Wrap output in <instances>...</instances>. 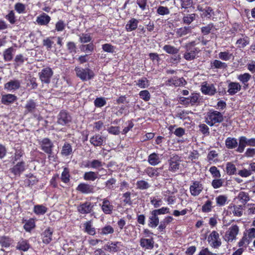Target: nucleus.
<instances>
[{
    "instance_id": "f257e3e1",
    "label": "nucleus",
    "mask_w": 255,
    "mask_h": 255,
    "mask_svg": "<svg viewBox=\"0 0 255 255\" xmlns=\"http://www.w3.org/2000/svg\"><path fill=\"white\" fill-rule=\"evenodd\" d=\"M224 120L223 115L217 111L210 110L207 113L205 122L209 126L212 127L217 123H222Z\"/></svg>"
},
{
    "instance_id": "f03ea898",
    "label": "nucleus",
    "mask_w": 255,
    "mask_h": 255,
    "mask_svg": "<svg viewBox=\"0 0 255 255\" xmlns=\"http://www.w3.org/2000/svg\"><path fill=\"white\" fill-rule=\"evenodd\" d=\"M76 76L83 81L91 80L95 76L94 72L89 68H83L76 67L75 68Z\"/></svg>"
},
{
    "instance_id": "7ed1b4c3",
    "label": "nucleus",
    "mask_w": 255,
    "mask_h": 255,
    "mask_svg": "<svg viewBox=\"0 0 255 255\" xmlns=\"http://www.w3.org/2000/svg\"><path fill=\"white\" fill-rule=\"evenodd\" d=\"M41 149L50 156L53 154V148L54 146L51 140L47 137L42 138L39 141Z\"/></svg>"
},
{
    "instance_id": "20e7f679",
    "label": "nucleus",
    "mask_w": 255,
    "mask_h": 255,
    "mask_svg": "<svg viewBox=\"0 0 255 255\" xmlns=\"http://www.w3.org/2000/svg\"><path fill=\"white\" fill-rule=\"evenodd\" d=\"M53 72L50 67H46L42 69L39 73V79L41 82L45 84H49L53 76Z\"/></svg>"
},
{
    "instance_id": "39448f33",
    "label": "nucleus",
    "mask_w": 255,
    "mask_h": 255,
    "mask_svg": "<svg viewBox=\"0 0 255 255\" xmlns=\"http://www.w3.org/2000/svg\"><path fill=\"white\" fill-rule=\"evenodd\" d=\"M208 242L210 246L214 249L219 248L222 244L219 233L215 231H212L208 238Z\"/></svg>"
},
{
    "instance_id": "423d86ee",
    "label": "nucleus",
    "mask_w": 255,
    "mask_h": 255,
    "mask_svg": "<svg viewBox=\"0 0 255 255\" xmlns=\"http://www.w3.org/2000/svg\"><path fill=\"white\" fill-rule=\"evenodd\" d=\"M180 101L185 106H193L199 103V95L197 93H192L189 97H181Z\"/></svg>"
},
{
    "instance_id": "0eeeda50",
    "label": "nucleus",
    "mask_w": 255,
    "mask_h": 255,
    "mask_svg": "<svg viewBox=\"0 0 255 255\" xmlns=\"http://www.w3.org/2000/svg\"><path fill=\"white\" fill-rule=\"evenodd\" d=\"M239 232V227L236 225H233L230 227L226 232L224 239L228 242H232L236 239L237 235Z\"/></svg>"
},
{
    "instance_id": "6e6552de",
    "label": "nucleus",
    "mask_w": 255,
    "mask_h": 255,
    "mask_svg": "<svg viewBox=\"0 0 255 255\" xmlns=\"http://www.w3.org/2000/svg\"><path fill=\"white\" fill-rule=\"evenodd\" d=\"M72 121V118L69 113L65 110L60 111L57 116V123L62 126H66Z\"/></svg>"
},
{
    "instance_id": "1a4fd4ad",
    "label": "nucleus",
    "mask_w": 255,
    "mask_h": 255,
    "mask_svg": "<svg viewBox=\"0 0 255 255\" xmlns=\"http://www.w3.org/2000/svg\"><path fill=\"white\" fill-rule=\"evenodd\" d=\"M186 51L183 58L187 61L193 60L198 57V54L200 52L199 48H185Z\"/></svg>"
},
{
    "instance_id": "9d476101",
    "label": "nucleus",
    "mask_w": 255,
    "mask_h": 255,
    "mask_svg": "<svg viewBox=\"0 0 255 255\" xmlns=\"http://www.w3.org/2000/svg\"><path fill=\"white\" fill-rule=\"evenodd\" d=\"M93 205L90 202L81 203L77 207V211L81 214H90L93 211Z\"/></svg>"
},
{
    "instance_id": "9b49d317",
    "label": "nucleus",
    "mask_w": 255,
    "mask_h": 255,
    "mask_svg": "<svg viewBox=\"0 0 255 255\" xmlns=\"http://www.w3.org/2000/svg\"><path fill=\"white\" fill-rule=\"evenodd\" d=\"M201 90L202 92L210 96L214 95L216 93V89L213 84H209L206 82L203 83Z\"/></svg>"
},
{
    "instance_id": "f8f14e48",
    "label": "nucleus",
    "mask_w": 255,
    "mask_h": 255,
    "mask_svg": "<svg viewBox=\"0 0 255 255\" xmlns=\"http://www.w3.org/2000/svg\"><path fill=\"white\" fill-rule=\"evenodd\" d=\"M76 190L83 194H90L94 192L93 185L85 183H81L78 185Z\"/></svg>"
},
{
    "instance_id": "ddd939ff",
    "label": "nucleus",
    "mask_w": 255,
    "mask_h": 255,
    "mask_svg": "<svg viewBox=\"0 0 255 255\" xmlns=\"http://www.w3.org/2000/svg\"><path fill=\"white\" fill-rule=\"evenodd\" d=\"M202 184L199 181H193L192 184L190 186V191L192 195L198 196L203 190Z\"/></svg>"
},
{
    "instance_id": "4468645a",
    "label": "nucleus",
    "mask_w": 255,
    "mask_h": 255,
    "mask_svg": "<svg viewBox=\"0 0 255 255\" xmlns=\"http://www.w3.org/2000/svg\"><path fill=\"white\" fill-rule=\"evenodd\" d=\"M101 209L105 214H111L114 210V206L108 199L104 198L103 200Z\"/></svg>"
},
{
    "instance_id": "2eb2a0df",
    "label": "nucleus",
    "mask_w": 255,
    "mask_h": 255,
    "mask_svg": "<svg viewBox=\"0 0 255 255\" xmlns=\"http://www.w3.org/2000/svg\"><path fill=\"white\" fill-rule=\"evenodd\" d=\"M159 224L158 216L152 211L150 212L148 218V226L151 228H156Z\"/></svg>"
},
{
    "instance_id": "dca6fc26",
    "label": "nucleus",
    "mask_w": 255,
    "mask_h": 255,
    "mask_svg": "<svg viewBox=\"0 0 255 255\" xmlns=\"http://www.w3.org/2000/svg\"><path fill=\"white\" fill-rule=\"evenodd\" d=\"M228 88L227 92L230 95H234L241 90V86L238 82H230Z\"/></svg>"
},
{
    "instance_id": "f3484780",
    "label": "nucleus",
    "mask_w": 255,
    "mask_h": 255,
    "mask_svg": "<svg viewBox=\"0 0 255 255\" xmlns=\"http://www.w3.org/2000/svg\"><path fill=\"white\" fill-rule=\"evenodd\" d=\"M154 243L153 238H141L140 240V245L144 250H152L154 247Z\"/></svg>"
},
{
    "instance_id": "a211bd4d",
    "label": "nucleus",
    "mask_w": 255,
    "mask_h": 255,
    "mask_svg": "<svg viewBox=\"0 0 255 255\" xmlns=\"http://www.w3.org/2000/svg\"><path fill=\"white\" fill-rule=\"evenodd\" d=\"M251 77V75L248 73L238 76V79L243 84V89L244 90L248 89L249 87L248 82L250 80Z\"/></svg>"
},
{
    "instance_id": "6ab92c4d",
    "label": "nucleus",
    "mask_w": 255,
    "mask_h": 255,
    "mask_svg": "<svg viewBox=\"0 0 255 255\" xmlns=\"http://www.w3.org/2000/svg\"><path fill=\"white\" fill-rule=\"evenodd\" d=\"M53 230L50 228L46 229L41 234L43 243L46 244L50 243L52 241Z\"/></svg>"
},
{
    "instance_id": "aec40b11",
    "label": "nucleus",
    "mask_w": 255,
    "mask_h": 255,
    "mask_svg": "<svg viewBox=\"0 0 255 255\" xmlns=\"http://www.w3.org/2000/svg\"><path fill=\"white\" fill-rule=\"evenodd\" d=\"M179 157L176 156L171 158L169 160V170L172 172H175L179 169V162L178 160Z\"/></svg>"
},
{
    "instance_id": "412c9836",
    "label": "nucleus",
    "mask_w": 255,
    "mask_h": 255,
    "mask_svg": "<svg viewBox=\"0 0 255 255\" xmlns=\"http://www.w3.org/2000/svg\"><path fill=\"white\" fill-rule=\"evenodd\" d=\"M236 151L239 153L244 152L247 145H248L247 138L245 136H240L239 138V144Z\"/></svg>"
},
{
    "instance_id": "4be33fe9",
    "label": "nucleus",
    "mask_w": 255,
    "mask_h": 255,
    "mask_svg": "<svg viewBox=\"0 0 255 255\" xmlns=\"http://www.w3.org/2000/svg\"><path fill=\"white\" fill-rule=\"evenodd\" d=\"M50 17L45 13H43L37 17L36 22L41 25H46L50 21Z\"/></svg>"
},
{
    "instance_id": "5701e85b",
    "label": "nucleus",
    "mask_w": 255,
    "mask_h": 255,
    "mask_svg": "<svg viewBox=\"0 0 255 255\" xmlns=\"http://www.w3.org/2000/svg\"><path fill=\"white\" fill-rule=\"evenodd\" d=\"M225 145L228 149H234L238 145L237 139L235 137H228L225 140Z\"/></svg>"
},
{
    "instance_id": "b1692460",
    "label": "nucleus",
    "mask_w": 255,
    "mask_h": 255,
    "mask_svg": "<svg viewBox=\"0 0 255 255\" xmlns=\"http://www.w3.org/2000/svg\"><path fill=\"white\" fill-rule=\"evenodd\" d=\"M120 244V243L118 242L109 243L108 244L105 245L104 249L110 252L116 253L120 250V248L118 246V245Z\"/></svg>"
},
{
    "instance_id": "393cba45",
    "label": "nucleus",
    "mask_w": 255,
    "mask_h": 255,
    "mask_svg": "<svg viewBox=\"0 0 255 255\" xmlns=\"http://www.w3.org/2000/svg\"><path fill=\"white\" fill-rule=\"evenodd\" d=\"M217 29L213 23H210L201 28L202 33L204 35H208L210 33H214Z\"/></svg>"
},
{
    "instance_id": "a878e982",
    "label": "nucleus",
    "mask_w": 255,
    "mask_h": 255,
    "mask_svg": "<svg viewBox=\"0 0 255 255\" xmlns=\"http://www.w3.org/2000/svg\"><path fill=\"white\" fill-rule=\"evenodd\" d=\"M139 21L134 18H131L126 25V29L128 31H131L136 29Z\"/></svg>"
},
{
    "instance_id": "bb28decb",
    "label": "nucleus",
    "mask_w": 255,
    "mask_h": 255,
    "mask_svg": "<svg viewBox=\"0 0 255 255\" xmlns=\"http://www.w3.org/2000/svg\"><path fill=\"white\" fill-rule=\"evenodd\" d=\"M185 11L186 9L184 10V11L181 12L182 14L183 15L182 18V21L183 23L189 25L195 19L196 14L192 13L186 15L185 14Z\"/></svg>"
},
{
    "instance_id": "cd10ccee",
    "label": "nucleus",
    "mask_w": 255,
    "mask_h": 255,
    "mask_svg": "<svg viewBox=\"0 0 255 255\" xmlns=\"http://www.w3.org/2000/svg\"><path fill=\"white\" fill-rule=\"evenodd\" d=\"M173 220L171 216H167L160 222V224L158 227V230L160 232H162L166 227L167 225L170 223Z\"/></svg>"
},
{
    "instance_id": "c85d7f7f",
    "label": "nucleus",
    "mask_w": 255,
    "mask_h": 255,
    "mask_svg": "<svg viewBox=\"0 0 255 255\" xmlns=\"http://www.w3.org/2000/svg\"><path fill=\"white\" fill-rule=\"evenodd\" d=\"M103 138L104 137L99 134L95 135L90 138V142L95 146H101L103 144Z\"/></svg>"
},
{
    "instance_id": "c756f323",
    "label": "nucleus",
    "mask_w": 255,
    "mask_h": 255,
    "mask_svg": "<svg viewBox=\"0 0 255 255\" xmlns=\"http://www.w3.org/2000/svg\"><path fill=\"white\" fill-rule=\"evenodd\" d=\"M226 171L229 175L237 174V168L235 165L231 162H228L227 163Z\"/></svg>"
},
{
    "instance_id": "7c9ffc66",
    "label": "nucleus",
    "mask_w": 255,
    "mask_h": 255,
    "mask_svg": "<svg viewBox=\"0 0 255 255\" xmlns=\"http://www.w3.org/2000/svg\"><path fill=\"white\" fill-rule=\"evenodd\" d=\"M148 161L149 163L152 166L157 165L160 162L158 154L155 153L150 154L148 156Z\"/></svg>"
},
{
    "instance_id": "2f4dec72",
    "label": "nucleus",
    "mask_w": 255,
    "mask_h": 255,
    "mask_svg": "<svg viewBox=\"0 0 255 255\" xmlns=\"http://www.w3.org/2000/svg\"><path fill=\"white\" fill-rule=\"evenodd\" d=\"M191 26H184L177 29L176 33L178 37H182L191 32Z\"/></svg>"
},
{
    "instance_id": "473e14b6",
    "label": "nucleus",
    "mask_w": 255,
    "mask_h": 255,
    "mask_svg": "<svg viewBox=\"0 0 255 255\" xmlns=\"http://www.w3.org/2000/svg\"><path fill=\"white\" fill-rule=\"evenodd\" d=\"M161 170V168H153L148 167L145 170V173L150 177H157L159 175V171Z\"/></svg>"
},
{
    "instance_id": "72a5a7b5",
    "label": "nucleus",
    "mask_w": 255,
    "mask_h": 255,
    "mask_svg": "<svg viewBox=\"0 0 255 255\" xmlns=\"http://www.w3.org/2000/svg\"><path fill=\"white\" fill-rule=\"evenodd\" d=\"M85 232L90 235H94L96 234L95 229L92 227L91 221L86 222L84 224Z\"/></svg>"
},
{
    "instance_id": "f704fd0d",
    "label": "nucleus",
    "mask_w": 255,
    "mask_h": 255,
    "mask_svg": "<svg viewBox=\"0 0 255 255\" xmlns=\"http://www.w3.org/2000/svg\"><path fill=\"white\" fill-rule=\"evenodd\" d=\"M72 152V148L70 143L65 142L62 146L61 154L65 156L70 155Z\"/></svg>"
},
{
    "instance_id": "c9c22d12",
    "label": "nucleus",
    "mask_w": 255,
    "mask_h": 255,
    "mask_svg": "<svg viewBox=\"0 0 255 255\" xmlns=\"http://www.w3.org/2000/svg\"><path fill=\"white\" fill-rule=\"evenodd\" d=\"M47 211V208L42 205H36L34 206L33 212L38 215H44Z\"/></svg>"
},
{
    "instance_id": "e433bc0d",
    "label": "nucleus",
    "mask_w": 255,
    "mask_h": 255,
    "mask_svg": "<svg viewBox=\"0 0 255 255\" xmlns=\"http://www.w3.org/2000/svg\"><path fill=\"white\" fill-rule=\"evenodd\" d=\"M30 248V245L28 241L25 240L21 239L18 243L17 249L21 250L22 251H27Z\"/></svg>"
},
{
    "instance_id": "4c0bfd02",
    "label": "nucleus",
    "mask_w": 255,
    "mask_h": 255,
    "mask_svg": "<svg viewBox=\"0 0 255 255\" xmlns=\"http://www.w3.org/2000/svg\"><path fill=\"white\" fill-rule=\"evenodd\" d=\"M211 66L214 69H224L227 66V65L218 60H215L211 62Z\"/></svg>"
},
{
    "instance_id": "58836bf2",
    "label": "nucleus",
    "mask_w": 255,
    "mask_h": 255,
    "mask_svg": "<svg viewBox=\"0 0 255 255\" xmlns=\"http://www.w3.org/2000/svg\"><path fill=\"white\" fill-rule=\"evenodd\" d=\"M98 173L93 171L86 172L84 173L83 178L87 181H94L98 178Z\"/></svg>"
},
{
    "instance_id": "ea45409f",
    "label": "nucleus",
    "mask_w": 255,
    "mask_h": 255,
    "mask_svg": "<svg viewBox=\"0 0 255 255\" xmlns=\"http://www.w3.org/2000/svg\"><path fill=\"white\" fill-rule=\"evenodd\" d=\"M36 107V104L33 100H28L25 106L26 111L27 112H34Z\"/></svg>"
},
{
    "instance_id": "a19ab883",
    "label": "nucleus",
    "mask_w": 255,
    "mask_h": 255,
    "mask_svg": "<svg viewBox=\"0 0 255 255\" xmlns=\"http://www.w3.org/2000/svg\"><path fill=\"white\" fill-rule=\"evenodd\" d=\"M15 99L14 95L7 94L3 95L1 98V102L3 104L8 105L13 102Z\"/></svg>"
},
{
    "instance_id": "79ce46f5",
    "label": "nucleus",
    "mask_w": 255,
    "mask_h": 255,
    "mask_svg": "<svg viewBox=\"0 0 255 255\" xmlns=\"http://www.w3.org/2000/svg\"><path fill=\"white\" fill-rule=\"evenodd\" d=\"M230 208L232 209V212L234 216L237 217H241L243 215V207L242 205H234L231 207Z\"/></svg>"
},
{
    "instance_id": "37998d69",
    "label": "nucleus",
    "mask_w": 255,
    "mask_h": 255,
    "mask_svg": "<svg viewBox=\"0 0 255 255\" xmlns=\"http://www.w3.org/2000/svg\"><path fill=\"white\" fill-rule=\"evenodd\" d=\"M163 49L167 53L170 54H176L179 52V49L170 45H165L163 46Z\"/></svg>"
},
{
    "instance_id": "c03bdc74",
    "label": "nucleus",
    "mask_w": 255,
    "mask_h": 255,
    "mask_svg": "<svg viewBox=\"0 0 255 255\" xmlns=\"http://www.w3.org/2000/svg\"><path fill=\"white\" fill-rule=\"evenodd\" d=\"M237 198L244 204H246L250 200L249 194L245 192H240Z\"/></svg>"
},
{
    "instance_id": "a18cd8bd",
    "label": "nucleus",
    "mask_w": 255,
    "mask_h": 255,
    "mask_svg": "<svg viewBox=\"0 0 255 255\" xmlns=\"http://www.w3.org/2000/svg\"><path fill=\"white\" fill-rule=\"evenodd\" d=\"M214 11L212 8L210 6H206L201 15L202 17L211 18L212 16L214 15Z\"/></svg>"
},
{
    "instance_id": "49530a36",
    "label": "nucleus",
    "mask_w": 255,
    "mask_h": 255,
    "mask_svg": "<svg viewBox=\"0 0 255 255\" xmlns=\"http://www.w3.org/2000/svg\"><path fill=\"white\" fill-rule=\"evenodd\" d=\"M35 224L34 221L32 219H30L29 220H28L23 226L24 229L27 232H30L31 230L35 228Z\"/></svg>"
},
{
    "instance_id": "de8ad7c7",
    "label": "nucleus",
    "mask_w": 255,
    "mask_h": 255,
    "mask_svg": "<svg viewBox=\"0 0 255 255\" xmlns=\"http://www.w3.org/2000/svg\"><path fill=\"white\" fill-rule=\"evenodd\" d=\"M61 180L65 183H68L70 180L69 171L67 168H64L61 174Z\"/></svg>"
},
{
    "instance_id": "09e8293b",
    "label": "nucleus",
    "mask_w": 255,
    "mask_h": 255,
    "mask_svg": "<svg viewBox=\"0 0 255 255\" xmlns=\"http://www.w3.org/2000/svg\"><path fill=\"white\" fill-rule=\"evenodd\" d=\"M237 174L242 177L247 178L251 176L252 174V173L249 169H248L243 168L238 171Z\"/></svg>"
},
{
    "instance_id": "8fccbe9b",
    "label": "nucleus",
    "mask_w": 255,
    "mask_h": 255,
    "mask_svg": "<svg viewBox=\"0 0 255 255\" xmlns=\"http://www.w3.org/2000/svg\"><path fill=\"white\" fill-rule=\"evenodd\" d=\"M139 97L145 102L148 101L151 97L150 94L147 90L141 91L139 93Z\"/></svg>"
},
{
    "instance_id": "3c124183",
    "label": "nucleus",
    "mask_w": 255,
    "mask_h": 255,
    "mask_svg": "<svg viewBox=\"0 0 255 255\" xmlns=\"http://www.w3.org/2000/svg\"><path fill=\"white\" fill-rule=\"evenodd\" d=\"M14 49L12 48L7 49L4 52V58L6 61H10L13 56Z\"/></svg>"
},
{
    "instance_id": "603ef678",
    "label": "nucleus",
    "mask_w": 255,
    "mask_h": 255,
    "mask_svg": "<svg viewBox=\"0 0 255 255\" xmlns=\"http://www.w3.org/2000/svg\"><path fill=\"white\" fill-rule=\"evenodd\" d=\"M136 186L137 188L140 190H145L150 187L149 183L144 180H140L137 181Z\"/></svg>"
},
{
    "instance_id": "864d4df0",
    "label": "nucleus",
    "mask_w": 255,
    "mask_h": 255,
    "mask_svg": "<svg viewBox=\"0 0 255 255\" xmlns=\"http://www.w3.org/2000/svg\"><path fill=\"white\" fill-rule=\"evenodd\" d=\"M114 232V228L110 225H107L101 229V234L107 235L110 234H113Z\"/></svg>"
},
{
    "instance_id": "5fc2aeb1",
    "label": "nucleus",
    "mask_w": 255,
    "mask_h": 255,
    "mask_svg": "<svg viewBox=\"0 0 255 255\" xmlns=\"http://www.w3.org/2000/svg\"><path fill=\"white\" fill-rule=\"evenodd\" d=\"M217 205L219 206H222L225 205L227 201V197L225 195H220L216 198Z\"/></svg>"
},
{
    "instance_id": "6e6d98bb",
    "label": "nucleus",
    "mask_w": 255,
    "mask_h": 255,
    "mask_svg": "<svg viewBox=\"0 0 255 255\" xmlns=\"http://www.w3.org/2000/svg\"><path fill=\"white\" fill-rule=\"evenodd\" d=\"M136 85L141 88H145L149 85L148 81L146 78H142L138 80Z\"/></svg>"
},
{
    "instance_id": "4d7b16f0",
    "label": "nucleus",
    "mask_w": 255,
    "mask_h": 255,
    "mask_svg": "<svg viewBox=\"0 0 255 255\" xmlns=\"http://www.w3.org/2000/svg\"><path fill=\"white\" fill-rule=\"evenodd\" d=\"M186 83V81L183 77L180 78H178L177 77H174V82L173 85L176 87L185 85Z\"/></svg>"
},
{
    "instance_id": "13d9d810",
    "label": "nucleus",
    "mask_w": 255,
    "mask_h": 255,
    "mask_svg": "<svg viewBox=\"0 0 255 255\" xmlns=\"http://www.w3.org/2000/svg\"><path fill=\"white\" fill-rule=\"evenodd\" d=\"M54 37H48L43 40V45L46 47L47 50H50L52 48V45L54 42L52 40V39Z\"/></svg>"
},
{
    "instance_id": "bf43d9fd",
    "label": "nucleus",
    "mask_w": 255,
    "mask_h": 255,
    "mask_svg": "<svg viewBox=\"0 0 255 255\" xmlns=\"http://www.w3.org/2000/svg\"><path fill=\"white\" fill-rule=\"evenodd\" d=\"M104 163L98 159H94L91 161V168L94 169H99L100 167H102Z\"/></svg>"
},
{
    "instance_id": "052dcab7",
    "label": "nucleus",
    "mask_w": 255,
    "mask_h": 255,
    "mask_svg": "<svg viewBox=\"0 0 255 255\" xmlns=\"http://www.w3.org/2000/svg\"><path fill=\"white\" fill-rule=\"evenodd\" d=\"M181 8L184 10L192 6L193 4V0H180Z\"/></svg>"
},
{
    "instance_id": "680f3d73",
    "label": "nucleus",
    "mask_w": 255,
    "mask_h": 255,
    "mask_svg": "<svg viewBox=\"0 0 255 255\" xmlns=\"http://www.w3.org/2000/svg\"><path fill=\"white\" fill-rule=\"evenodd\" d=\"M11 244V240L8 238L3 237L0 239V244L2 247H8Z\"/></svg>"
},
{
    "instance_id": "e2e57ef3",
    "label": "nucleus",
    "mask_w": 255,
    "mask_h": 255,
    "mask_svg": "<svg viewBox=\"0 0 255 255\" xmlns=\"http://www.w3.org/2000/svg\"><path fill=\"white\" fill-rule=\"evenodd\" d=\"M209 171L214 178H220L221 176L220 171L215 166H211L210 168Z\"/></svg>"
},
{
    "instance_id": "0e129e2a",
    "label": "nucleus",
    "mask_w": 255,
    "mask_h": 255,
    "mask_svg": "<svg viewBox=\"0 0 255 255\" xmlns=\"http://www.w3.org/2000/svg\"><path fill=\"white\" fill-rule=\"evenodd\" d=\"M157 13L159 15H164L169 14L170 11L167 7L160 6L157 9Z\"/></svg>"
},
{
    "instance_id": "69168bd1",
    "label": "nucleus",
    "mask_w": 255,
    "mask_h": 255,
    "mask_svg": "<svg viewBox=\"0 0 255 255\" xmlns=\"http://www.w3.org/2000/svg\"><path fill=\"white\" fill-rule=\"evenodd\" d=\"M232 56V54L228 52H221L219 53V57L220 59L227 61L231 59Z\"/></svg>"
},
{
    "instance_id": "338daca9",
    "label": "nucleus",
    "mask_w": 255,
    "mask_h": 255,
    "mask_svg": "<svg viewBox=\"0 0 255 255\" xmlns=\"http://www.w3.org/2000/svg\"><path fill=\"white\" fill-rule=\"evenodd\" d=\"M94 46L93 43H89L86 45H82L80 49L84 52H92L94 50Z\"/></svg>"
},
{
    "instance_id": "774afa93",
    "label": "nucleus",
    "mask_w": 255,
    "mask_h": 255,
    "mask_svg": "<svg viewBox=\"0 0 255 255\" xmlns=\"http://www.w3.org/2000/svg\"><path fill=\"white\" fill-rule=\"evenodd\" d=\"M150 203L153 206L154 208H157L161 206L162 203V201L161 199L153 197L151 198Z\"/></svg>"
}]
</instances>
